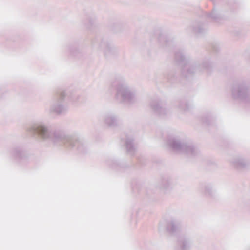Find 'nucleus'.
<instances>
[{
  "label": "nucleus",
  "instance_id": "1",
  "mask_svg": "<svg viewBox=\"0 0 250 250\" xmlns=\"http://www.w3.org/2000/svg\"><path fill=\"white\" fill-rule=\"evenodd\" d=\"M39 133L41 134V135H43L45 132L46 131L45 129L44 128H43V127H39L38 128V131Z\"/></svg>",
  "mask_w": 250,
  "mask_h": 250
}]
</instances>
